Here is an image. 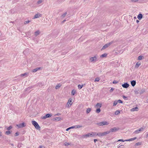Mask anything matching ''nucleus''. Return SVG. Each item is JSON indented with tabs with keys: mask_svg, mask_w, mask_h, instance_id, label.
<instances>
[{
	"mask_svg": "<svg viewBox=\"0 0 148 148\" xmlns=\"http://www.w3.org/2000/svg\"><path fill=\"white\" fill-rule=\"evenodd\" d=\"M148 137V133L146 136V137Z\"/></svg>",
	"mask_w": 148,
	"mask_h": 148,
	"instance_id": "0e129e2a",
	"label": "nucleus"
},
{
	"mask_svg": "<svg viewBox=\"0 0 148 148\" xmlns=\"http://www.w3.org/2000/svg\"><path fill=\"white\" fill-rule=\"evenodd\" d=\"M11 133V132L10 131H7L5 132V134L7 135H8Z\"/></svg>",
	"mask_w": 148,
	"mask_h": 148,
	"instance_id": "72a5a7b5",
	"label": "nucleus"
},
{
	"mask_svg": "<svg viewBox=\"0 0 148 148\" xmlns=\"http://www.w3.org/2000/svg\"><path fill=\"white\" fill-rule=\"evenodd\" d=\"M75 91L74 90H73L71 92V95H75Z\"/></svg>",
	"mask_w": 148,
	"mask_h": 148,
	"instance_id": "2f4dec72",
	"label": "nucleus"
},
{
	"mask_svg": "<svg viewBox=\"0 0 148 148\" xmlns=\"http://www.w3.org/2000/svg\"><path fill=\"white\" fill-rule=\"evenodd\" d=\"M29 22H30V21H25L24 22V23L25 24H26L29 23Z\"/></svg>",
	"mask_w": 148,
	"mask_h": 148,
	"instance_id": "49530a36",
	"label": "nucleus"
},
{
	"mask_svg": "<svg viewBox=\"0 0 148 148\" xmlns=\"http://www.w3.org/2000/svg\"><path fill=\"white\" fill-rule=\"evenodd\" d=\"M60 113H58L57 114H56V115H60Z\"/></svg>",
	"mask_w": 148,
	"mask_h": 148,
	"instance_id": "e2e57ef3",
	"label": "nucleus"
},
{
	"mask_svg": "<svg viewBox=\"0 0 148 148\" xmlns=\"http://www.w3.org/2000/svg\"><path fill=\"white\" fill-rule=\"evenodd\" d=\"M99 80H100V79H99V77L96 78L95 79V82H96L97 81L98 82Z\"/></svg>",
	"mask_w": 148,
	"mask_h": 148,
	"instance_id": "4c0bfd02",
	"label": "nucleus"
},
{
	"mask_svg": "<svg viewBox=\"0 0 148 148\" xmlns=\"http://www.w3.org/2000/svg\"><path fill=\"white\" fill-rule=\"evenodd\" d=\"M109 123L106 121H104L97 123V125L100 126H103V125H108Z\"/></svg>",
	"mask_w": 148,
	"mask_h": 148,
	"instance_id": "7ed1b4c3",
	"label": "nucleus"
},
{
	"mask_svg": "<svg viewBox=\"0 0 148 148\" xmlns=\"http://www.w3.org/2000/svg\"><path fill=\"white\" fill-rule=\"evenodd\" d=\"M143 56H139L138 58V60H140L142 59Z\"/></svg>",
	"mask_w": 148,
	"mask_h": 148,
	"instance_id": "f704fd0d",
	"label": "nucleus"
},
{
	"mask_svg": "<svg viewBox=\"0 0 148 148\" xmlns=\"http://www.w3.org/2000/svg\"><path fill=\"white\" fill-rule=\"evenodd\" d=\"M138 90H135L134 91V93L135 94H137L139 93V92H138Z\"/></svg>",
	"mask_w": 148,
	"mask_h": 148,
	"instance_id": "a19ab883",
	"label": "nucleus"
},
{
	"mask_svg": "<svg viewBox=\"0 0 148 148\" xmlns=\"http://www.w3.org/2000/svg\"><path fill=\"white\" fill-rule=\"evenodd\" d=\"M94 140L95 143H96V141H97V139H94Z\"/></svg>",
	"mask_w": 148,
	"mask_h": 148,
	"instance_id": "4d7b16f0",
	"label": "nucleus"
},
{
	"mask_svg": "<svg viewBox=\"0 0 148 148\" xmlns=\"http://www.w3.org/2000/svg\"><path fill=\"white\" fill-rule=\"evenodd\" d=\"M136 22L137 23H138L139 22V21L138 20H137L136 21Z\"/></svg>",
	"mask_w": 148,
	"mask_h": 148,
	"instance_id": "680f3d73",
	"label": "nucleus"
},
{
	"mask_svg": "<svg viewBox=\"0 0 148 148\" xmlns=\"http://www.w3.org/2000/svg\"><path fill=\"white\" fill-rule=\"evenodd\" d=\"M114 88H111V89L110 90V92H112L114 90Z\"/></svg>",
	"mask_w": 148,
	"mask_h": 148,
	"instance_id": "09e8293b",
	"label": "nucleus"
},
{
	"mask_svg": "<svg viewBox=\"0 0 148 148\" xmlns=\"http://www.w3.org/2000/svg\"><path fill=\"white\" fill-rule=\"evenodd\" d=\"M131 83L133 86H134L136 84V82L135 80H132L131 81Z\"/></svg>",
	"mask_w": 148,
	"mask_h": 148,
	"instance_id": "aec40b11",
	"label": "nucleus"
},
{
	"mask_svg": "<svg viewBox=\"0 0 148 148\" xmlns=\"http://www.w3.org/2000/svg\"><path fill=\"white\" fill-rule=\"evenodd\" d=\"M25 123H24L16 125V126L18 127V128L23 127H25Z\"/></svg>",
	"mask_w": 148,
	"mask_h": 148,
	"instance_id": "1a4fd4ad",
	"label": "nucleus"
},
{
	"mask_svg": "<svg viewBox=\"0 0 148 148\" xmlns=\"http://www.w3.org/2000/svg\"><path fill=\"white\" fill-rule=\"evenodd\" d=\"M89 136V133H88L82 136V137L83 138H86Z\"/></svg>",
	"mask_w": 148,
	"mask_h": 148,
	"instance_id": "b1692460",
	"label": "nucleus"
},
{
	"mask_svg": "<svg viewBox=\"0 0 148 148\" xmlns=\"http://www.w3.org/2000/svg\"><path fill=\"white\" fill-rule=\"evenodd\" d=\"M144 130V128H143V127H141L139 129L135 131L134 132V134H138L140 133L141 131H143Z\"/></svg>",
	"mask_w": 148,
	"mask_h": 148,
	"instance_id": "9b49d317",
	"label": "nucleus"
},
{
	"mask_svg": "<svg viewBox=\"0 0 148 148\" xmlns=\"http://www.w3.org/2000/svg\"><path fill=\"white\" fill-rule=\"evenodd\" d=\"M123 97L124 99L127 98V97L125 96H123Z\"/></svg>",
	"mask_w": 148,
	"mask_h": 148,
	"instance_id": "bf43d9fd",
	"label": "nucleus"
},
{
	"mask_svg": "<svg viewBox=\"0 0 148 148\" xmlns=\"http://www.w3.org/2000/svg\"><path fill=\"white\" fill-rule=\"evenodd\" d=\"M140 63H139L138 62L136 63L135 65V68H138V67L140 65Z\"/></svg>",
	"mask_w": 148,
	"mask_h": 148,
	"instance_id": "5701e85b",
	"label": "nucleus"
},
{
	"mask_svg": "<svg viewBox=\"0 0 148 148\" xmlns=\"http://www.w3.org/2000/svg\"><path fill=\"white\" fill-rule=\"evenodd\" d=\"M123 146V145H121L119 146L118 148H124L123 147H122Z\"/></svg>",
	"mask_w": 148,
	"mask_h": 148,
	"instance_id": "603ef678",
	"label": "nucleus"
},
{
	"mask_svg": "<svg viewBox=\"0 0 148 148\" xmlns=\"http://www.w3.org/2000/svg\"><path fill=\"white\" fill-rule=\"evenodd\" d=\"M43 1V0H38L37 2L38 4H40Z\"/></svg>",
	"mask_w": 148,
	"mask_h": 148,
	"instance_id": "c85d7f7f",
	"label": "nucleus"
},
{
	"mask_svg": "<svg viewBox=\"0 0 148 148\" xmlns=\"http://www.w3.org/2000/svg\"><path fill=\"white\" fill-rule=\"evenodd\" d=\"M65 21H66V20H63V21H62V23H64Z\"/></svg>",
	"mask_w": 148,
	"mask_h": 148,
	"instance_id": "052dcab7",
	"label": "nucleus"
},
{
	"mask_svg": "<svg viewBox=\"0 0 148 148\" xmlns=\"http://www.w3.org/2000/svg\"><path fill=\"white\" fill-rule=\"evenodd\" d=\"M136 139V137H135L134 138H130L129 139L126 140H124L123 139H119L118 140V142L122 141L123 142H124L125 141H132L133 140H134Z\"/></svg>",
	"mask_w": 148,
	"mask_h": 148,
	"instance_id": "39448f33",
	"label": "nucleus"
},
{
	"mask_svg": "<svg viewBox=\"0 0 148 148\" xmlns=\"http://www.w3.org/2000/svg\"><path fill=\"white\" fill-rule=\"evenodd\" d=\"M70 129H70V127H69V128H67V129L66 130V131H68L69 130H70Z\"/></svg>",
	"mask_w": 148,
	"mask_h": 148,
	"instance_id": "6e6d98bb",
	"label": "nucleus"
},
{
	"mask_svg": "<svg viewBox=\"0 0 148 148\" xmlns=\"http://www.w3.org/2000/svg\"><path fill=\"white\" fill-rule=\"evenodd\" d=\"M89 136L92 137L94 136V134H93V132H92L91 133H89Z\"/></svg>",
	"mask_w": 148,
	"mask_h": 148,
	"instance_id": "58836bf2",
	"label": "nucleus"
},
{
	"mask_svg": "<svg viewBox=\"0 0 148 148\" xmlns=\"http://www.w3.org/2000/svg\"><path fill=\"white\" fill-rule=\"evenodd\" d=\"M75 128H79L82 127H83L82 125H75Z\"/></svg>",
	"mask_w": 148,
	"mask_h": 148,
	"instance_id": "a878e982",
	"label": "nucleus"
},
{
	"mask_svg": "<svg viewBox=\"0 0 148 148\" xmlns=\"http://www.w3.org/2000/svg\"><path fill=\"white\" fill-rule=\"evenodd\" d=\"M138 108L137 107H136L135 108H133L131 109L130 111L132 112L137 111L138 110Z\"/></svg>",
	"mask_w": 148,
	"mask_h": 148,
	"instance_id": "4468645a",
	"label": "nucleus"
},
{
	"mask_svg": "<svg viewBox=\"0 0 148 148\" xmlns=\"http://www.w3.org/2000/svg\"><path fill=\"white\" fill-rule=\"evenodd\" d=\"M147 102L148 103V99H147Z\"/></svg>",
	"mask_w": 148,
	"mask_h": 148,
	"instance_id": "338daca9",
	"label": "nucleus"
},
{
	"mask_svg": "<svg viewBox=\"0 0 148 148\" xmlns=\"http://www.w3.org/2000/svg\"><path fill=\"white\" fill-rule=\"evenodd\" d=\"M32 124L34 125L35 128L37 129H40V127L38 124L35 121H32Z\"/></svg>",
	"mask_w": 148,
	"mask_h": 148,
	"instance_id": "20e7f679",
	"label": "nucleus"
},
{
	"mask_svg": "<svg viewBox=\"0 0 148 148\" xmlns=\"http://www.w3.org/2000/svg\"><path fill=\"white\" fill-rule=\"evenodd\" d=\"M40 69H41L40 67L37 68L35 69H33L32 70V72L33 73H35V72H36L38 70H40Z\"/></svg>",
	"mask_w": 148,
	"mask_h": 148,
	"instance_id": "f3484780",
	"label": "nucleus"
},
{
	"mask_svg": "<svg viewBox=\"0 0 148 148\" xmlns=\"http://www.w3.org/2000/svg\"><path fill=\"white\" fill-rule=\"evenodd\" d=\"M83 85H80L79 84L78 85V88L79 89H81L83 87Z\"/></svg>",
	"mask_w": 148,
	"mask_h": 148,
	"instance_id": "473e14b6",
	"label": "nucleus"
},
{
	"mask_svg": "<svg viewBox=\"0 0 148 148\" xmlns=\"http://www.w3.org/2000/svg\"><path fill=\"white\" fill-rule=\"evenodd\" d=\"M73 102L72 101V99L71 98H70L69 99L68 101L67 102L66 107L69 108L70 107L72 104Z\"/></svg>",
	"mask_w": 148,
	"mask_h": 148,
	"instance_id": "423d86ee",
	"label": "nucleus"
},
{
	"mask_svg": "<svg viewBox=\"0 0 148 148\" xmlns=\"http://www.w3.org/2000/svg\"><path fill=\"white\" fill-rule=\"evenodd\" d=\"M138 0H131V1L132 2H137Z\"/></svg>",
	"mask_w": 148,
	"mask_h": 148,
	"instance_id": "c03bdc74",
	"label": "nucleus"
},
{
	"mask_svg": "<svg viewBox=\"0 0 148 148\" xmlns=\"http://www.w3.org/2000/svg\"><path fill=\"white\" fill-rule=\"evenodd\" d=\"M12 128V127L11 126H10L9 127L7 128V129L8 130H10Z\"/></svg>",
	"mask_w": 148,
	"mask_h": 148,
	"instance_id": "37998d69",
	"label": "nucleus"
},
{
	"mask_svg": "<svg viewBox=\"0 0 148 148\" xmlns=\"http://www.w3.org/2000/svg\"><path fill=\"white\" fill-rule=\"evenodd\" d=\"M91 110V109L90 108H88L86 110V113L87 114L89 113Z\"/></svg>",
	"mask_w": 148,
	"mask_h": 148,
	"instance_id": "bb28decb",
	"label": "nucleus"
},
{
	"mask_svg": "<svg viewBox=\"0 0 148 148\" xmlns=\"http://www.w3.org/2000/svg\"><path fill=\"white\" fill-rule=\"evenodd\" d=\"M93 134H94V136H97V133L96 132H93Z\"/></svg>",
	"mask_w": 148,
	"mask_h": 148,
	"instance_id": "5fc2aeb1",
	"label": "nucleus"
},
{
	"mask_svg": "<svg viewBox=\"0 0 148 148\" xmlns=\"http://www.w3.org/2000/svg\"><path fill=\"white\" fill-rule=\"evenodd\" d=\"M98 61V56L97 55L90 57L89 59V61L91 63H95Z\"/></svg>",
	"mask_w": 148,
	"mask_h": 148,
	"instance_id": "f257e3e1",
	"label": "nucleus"
},
{
	"mask_svg": "<svg viewBox=\"0 0 148 148\" xmlns=\"http://www.w3.org/2000/svg\"><path fill=\"white\" fill-rule=\"evenodd\" d=\"M66 12H65L62 15V16H61V17L62 18H64L66 16Z\"/></svg>",
	"mask_w": 148,
	"mask_h": 148,
	"instance_id": "c756f323",
	"label": "nucleus"
},
{
	"mask_svg": "<svg viewBox=\"0 0 148 148\" xmlns=\"http://www.w3.org/2000/svg\"><path fill=\"white\" fill-rule=\"evenodd\" d=\"M117 102H119L120 103H123V102L121 100L119 99L118 100Z\"/></svg>",
	"mask_w": 148,
	"mask_h": 148,
	"instance_id": "de8ad7c7",
	"label": "nucleus"
},
{
	"mask_svg": "<svg viewBox=\"0 0 148 148\" xmlns=\"http://www.w3.org/2000/svg\"><path fill=\"white\" fill-rule=\"evenodd\" d=\"M61 86V84H57L56 86L55 87V89H59L60 86Z\"/></svg>",
	"mask_w": 148,
	"mask_h": 148,
	"instance_id": "4be33fe9",
	"label": "nucleus"
},
{
	"mask_svg": "<svg viewBox=\"0 0 148 148\" xmlns=\"http://www.w3.org/2000/svg\"><path fill=\"white\" fill-rule=\"evenodd\" d=\"M40 34V32L39 30H38L36 31L34 33V35L35 36H37Z\"/></svg>",
	"mask_w": 148,
	"mask_h": 148,
	"instance_id": "dca6fc26",
	"label": "nucleus"
},
{
	"mask_svg": "<svg viewBox=\"0 0 148 148\" xmlns=\"http://www.w3.org/2000/svg\"><path fill=\"white\" fill-rule=\"evenodd\" d=\"M1 133H0V136H1Z\"/></svg>",
	"mask_w": 148,
	"mask_h": 148,
	"instance_id": "69168bd1",
	"label": "nucleus"
},
{
	"mask_svg": "<svg viewBox=\"0 0 148 148\" xmlns=\"http://www.w3.org/2000/svg\"><path fill=\"white\" fill-rule=\"evenodd\" d=\"M102 106V104L100 103H97L95 106V107L97 108H100Z\"/></svg>",
	"mask_w": 148,
	"mask_h": 148,
	"instance_id": "2eb2a0df",
	"label": "nucleus"
},
{
	"mask_svg": "<svg viewBox=\"0 0 148 148\" xmlns=\"http://www.w3.org/2000/svg\"><path fill=\"white\" fill-rule=\"evenodd\" d=\"M110 133V132L106 131L104 132H99L97 134V136L99 137H101L103 136H106Z\"/></svg>",
	"mask_w": 148,
	"mask_h": 148,
	"instance_id": "f03ea898",
	"label": "nucleus"
},
{
	"mask_svg": "<svg viewBox=\"0 0 148 148\" xmlns=\"http://www.w3.org/2000/svg\"><path fill=\"white\" fill-rule=\"evenodd\" d=\"M122 86L124 88H127L129 87V85L127 83H125L122 85Z\"/></svg>",
	"mask_w": 148,
	"mask_h": 148,
	"instance_id": "ddd939ff",
	"label": "nucleus"
},
{
	"mask_svg": "<svg viewBox=\"0 0 148 148\" xmlns=\"http://www.w3.org/2000/svg\"><path fill=\"white\" fill-rule=\"evenodd\" d=\"M42 15L38 12H37L36 14H35L33 17L34 19H35L39 18L42 16Z\"/></svg>",
	"mask_w": 148,
	"mask_h": 148,
	"instance_id": "9d476101",
	"label": "nucleus"
},
{
	"mask_svg": "<svg viewBox=\"0 0 148 148\" xmlns=\"http://www.w3.org/2000/svg\"><path fill=\"white\" fill-rule=\"evenodd\" d=\"M39 148H45V147L42 145H40L39 147Z\"/></svg>",
	"mask_w": 148,
	"mask_h": 148,
	"instance_id": "3c124183",
	"label": "nucleus"
},
{
	"mask_svg": "<svg viewBox=\"0 0 148 148\" xmlns=\"http://www.w3.org/2000/svg\"><path fill=\"white\" fill-rule=\"evenodd\" d=\"M62 119L60 117H56L53 118V120L56 121H59Z\"/></svg>",
	"mask_w": 148,
	"mask_h": 148,
	"instance_id": "a211bd4d",
	"label": "nucleus"
},
{
	"mask_svg": "<svg viewBox=\"0 0 148 148\" xmlns=\"http://www.w3.org/2000/svg\"><path fill=\"white\" fill-rule=\"evenodd\" d=\"M70 129H73V128H75V126H72V127H70Z\"/></svg>",
	"mask_w": 148,
	"mask_h": 148,
	"instance_id": "864d4df0",
	"label": "nucleus"
},
{
	"mask_svg": "<svg viewBox=\"0 0 148 148\" xmlns=\"http://www.w3.org/2000/svg\"><path fill=\"white\" fill-rule=\"evenodd\" d=\"M64 145L66 146H68L70 145V143H64Z\"/></svg>",
	"mask_w": 148,
	"mask_h": 148,
	"instance_id": "79ce46f5",
	"label": "nucleus"
},
{
	"mask_svg": "<svg viewBox=\"0 0 148 148\" xmlns=\"http://www.w3.org/2000/svg\"><path fill=\"white\" fill-rule=\"evenodd\" d=\"M141 143L140 142H138L136 143L135 144V145L136 146H138V145H141Z\"/></svg>",
	"mask_w": 148,
	"mask_h": 148,
	"instance_id": "e433bc0d",
	"label": "nucleus"
},
{
	"mask_svg": "<svg viewBox=\"0 0 148 148\" xmlns=\"http://www.w3.org/2000/svg\"><path fill=\"white\" fill-rule=\"evenodd\" d=\"M120 113V112L119 110H116L115 111V114L116 115H118Z\"/></svg>",
	"mask_w": 148,
	"mask_h": 148,
	"instance_id": "cd10ccee",
	"label": "nucleus"
},
{
	"mask_svg": "<svg viewBox=\"0 0 148 148\" xmlns=\"http://www.w3.org/2000/svg\"><path fill=\"white\" fill-rule=\"evenodd\" d=\"M97 109L96 110V112H97L98 113H99L101 112V110L100 109V108H97Z\"/></svg>",
	"mask_w": 148,
	"mask_h": 148,
	"instance_id": "7c9ffc66",
	"label": "nucleus"
},
{
	"mask_svg": "<svg viewBox=\"0 0 148 148\" xmlns=\"http://www.w3.org/2000/svg\"><path fill=\"white\" fill-rule=\"evenodd\" d=\"M117 101H114V102L113 103V106H115L117 104Z\"/></svg>",
	"mask_w": 148,
	"mask_h": 148,
	"instance_id": "c9c22d12",
	"label": "nucleus"
},
{
	"mask_svg": "<svg viewBox=\"0 0 148 148\" xmlns=\"http://www.w3.org/2000/svg\"><path fill=\"white\" fill-rule=\"evenodd\" d=\"M145 92V90L144 89H142L140 92V94H142Z\"/></svg>",
	"mask_w": 148,
	"mask_h": 148,
	"instance_id": "393cba45",
	"label": "nucleus"
},
{
	"mask_svg": "<svg viewBox=\"0 0 148 148\" xmlns=\"http://www.w3.org/2000/svg\"><path fill=\"white\" fill-rule=\"evenodd\" d=\"M119 127H114L113 128L110 129V130L108 131L110 132H110H113L117 131L119 130Z\"/></svg>",
	"mask_w": 148,
	"mask_h": 148,
	"instance_id": "0eeeda50",
	"label": "nucleus"
},
{
	"mask_svg": "<svg viewBox=\"0 0 148 148\" xmlns=\"http://www.w3.org/2000/svg\"><path fill=\"white\" fill-rule=\"evenodd\" d=\"M19 135V133L18 132H17L16 133L14 134V136H17Z\"/></svg>",
	"mask_w": 148,
	"mask_h": 148,
	"instance_id": "a18cd8bd",
	"label": "nucleus"
},
{
	"mask_svg": "<svg viewBox=\"0 0 148 148\" xmlns=\"http://www.w3.org/2000/svg\"><path fill=\"white\" fill-rule=\"evenodd\" d=\"M84 2H86L88 1L89 0H82Z\"/></svg>",
	"mask_w": 148,
	"mask_h": 148,
	"instance_id": "13d9d810",
	"label": "nucleus"
},
{
	"mask_svg": "<svg viewBox=\"0 0 148 148\" xmlns=\"http://www.w3.org/2000/svg\"><path fill=\"white\" fill-rule=\"evenodd\" d=\"M28 74L27 73H24V74H21V76L22 77H23V76H24L26 75H27Z\"/></svg>",
	"mask_w": 148,
	"mask_h": 148,
	"instance_id": "ea45409f",
	"label": "nucleus"
},
{
	"mask_svg": "<svg viewBox=\"0 0 148 148\" xmlns=\"http://www.w3.org/2000/svg\"><path fill=\"white\" fill-rule=\"evenodd\" d=\"M107 54L106 53H104L103 54L101 55L100 56V58H106L107 56Z\"/></svg>",
	"mask_w": 148,
	"mask_h": 148,
	"instance_id": "6ab92c4d",
	"label": "nucleus"
},
{
	"mask_svg": "<svg viewBox=\"0 0 148 148\" xmlns=\"http://www.w3.org/2000/svg\"><path fill=\"white\" fill-rule=\"evenodd\" d=\"M113 43V42H111L105 44L102 47L101 50H103L105 49L108 47H109L110 45L112 44Z\"/></svg>",
	"mask_w": 148,
	"mask_h": 148,
	"instance_id": "6e6552de",
	"label": "nucleus"
},
{
	"mask_svg": "<svg viewBox=\"0 0 148 148\" xmlns=\"http://www.w3.org/2000/svg\"><path fill=\"white\" fill-rule=\"evenodd\" d=\"M134 18H136V17H135H135H134Z\"/></svg>",
	"mask_w": 148,
	"mask_h": 148,
	"instance_id": "774afa93",
	"label": "nucleus"
},
{
	"mask_svg": "<svg viewBox=\"0 0 148 148\" xmlns=\"http://www.w3.org/2000/svg\"><path fill=\"white\" fill-rule=\"evenodd\" d=\"M51 115L49 114H46L45 116H42L41 118L42 119H45L47 118L50 117Z\"/></svg>",
	"mask_w": 148,
	"mask_h": 148,
	"instance_id": "f8f14e48",
	"label": "nucleus"
},
{
	"mask_svg": "<svg viewBox=\"0 0 148 148\" xmlns=\"http://www.w3.org/2000/svg\"><path fill=\"white\" fill-rule=\"evenodd\" d=\"M143 15L141 14H139L137 18L139 20H141L143 18Z\"/></svg>",
	"mask_w": 148,
	"mask_h": 148,
	"instance_id": "412c9836",
	"label": "nucleus"
},
{
	"mask_svg": "<svg viewBox=\"0 0 148 148\" xmlns=\"http://www.w3.org/2000/svg\"><path fill=\"white\" fill-rule=\"evenodd\" d=\"M118 81H116V80H114L113 81V84H116V83H118Z\"/></svg>",
	"mask_w": 148,
	"mask_h": 148,
	"instance_id": "8fccbe9b",
	"label": "nucleus"
}]
</instances>
